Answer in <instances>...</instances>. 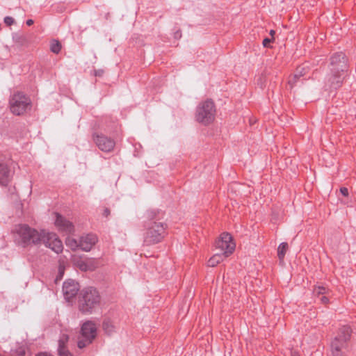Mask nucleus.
<instances>
[{"label": "nucleus", "instance_id": "obj_16", "mask_svg": "<svg viewBox=\"0 0 356 356\" xmlns=\"http://www.w3.org/2000/svg\"><path fill=\"white\" fill-rule=\"evenodd\" d=\"M225 258V257H224V254L220 252H218L209 259L207 263L208 266L214 267L217 266L220 261H222Z\"/></svg>", "mask_w": 356, "mask_h": 356}, {"label": "nucleus", "instance_id": "obj_12", "mask_svg": "<svg viewBox=\"0 0 356 356\" xmlns=\"http://www.w3.org/2000/svg\"><path fill=\"white\" fill-rule=\"evenodd\" d=\"M81 333L83 337L86 339L88 343H92L97 335L96 324L90 321L85 322L81 326Z\"/></svg>", "mask_w": 356, "mask_h": 356}, {"label": "nucleus", "instance_id": "obj_35", "mask_svg": "<svg viewBox=\"0 0 356 356\" xmlns=\"http://www.w3.org/2000/svg\"><path fill=\"white\" fill-rule=\"evenodd\" d=\"M35 356H52V355L47 353H40Z\"/></svg>", "mask_w": 356, "mask_h": 356}, {"label": "nucleus", "instance_id": "obj_25", "mask_svg": "<svg viewBox=\"0 0 356 356\" xmlns=\"http://www.w3.org/2000/svg\"><path fill=\"white\" fill-rule=\"evenodd\" d=\"M58 352L60 356H73L67 348H61L60 349H58Z\"/></svg>", "mask_w": 356, "mask_h": 356}, {"label": "nucleus", "instance_id": "obj_3", "mask_svg": "<svg viewBox=\"0 0 356 356\" xmlns=\"http://www.w3.org/2000/svg\"><path fill=\"white\" fill-rule=\"evenodd\" d=\"M351 333L352 330L348 325L339 328L330 343L331 356H347L350 350Z\"/></svg>", "mask_w": 356, "mask_h": 356}, {"label": "nucleus", "instance_id": "obj_34", "mask_svg": "<svg viewBox=\"0 0 356 356\" xmlns=\"http://www.w3.org/2000/svg\"><path fill=\"white\" fill-rule=\"evenodd\" d=\"M320 300L324 304H327L329 301L328 298L326 296L321 297Z\"/></svg>", "mask_w": 356, "mask_h": 356}, {"label": "nucleus", "instance_id": "obj_29", "mask_svg": "<svg viewBox=\"0 0 356 356\" xmlns=\"http://www.w3.org/2000/svg\"><path fill=\"white\" fill-rule=\"evenodd\" d=\"M299 80L300 79H294L293 76L289 80V85H290L291 88H292L296 85V83L299 81Z\"/></svg>", "mask_w": 356, "mask_h": 356}, {"label": "nucleus", "instance_id": "obj_23", "mask_svg": "<svg viewBox=\"0 0 356 356\" xmlns=\"http://www.w3.org/2000/svg\"><path fill=\"white\" fill-rule=\"evenodd\" d=\"M87 270H94L98 266V261L93 258H86Z\"/></svg>", "mask_w": 356, "mask_h": 356}, {"label": "nucleus", "instance_id": "obj_33", "mask_svg": "<svg viewBox=\"0 0 356 356\" xmlns=\"http://www.w3.org/2000/svg\"><path fill=\"white\" fill-rule=\"evenodd\" d=\"M174 37L176 39H179L181 37V32L179 30L174 33Z\"/></svg>", "mask_w": 356, "mask_h": 356}, {"label": "nucleus", "instance_id": "obj_17", "mask_svg": "<svg viewBox=\"0 0 356 356\" xmlns=\"http://www.w3.org/2000/svg\"><path fill=\"white\" fill-rule=\"evenodd\" d=\"M308 72V66L302 65L297 67L296 73L293 75V79H300V77L305 76Z\"/></svg>", "mask_w": 356, "mask_h": 356}, {"label": "nucleus", "instance_id": "obj_20", "mask_svg": "<svg viewBox=\"0 0 356 356\" xmlns=\"http://www.w3.org/2000/svg\"><path fill=\"white\" fill-rule=\"evenodd\" d=\"M288 248L287 243L283 242L280 244L277 248V256L280 260H282Z\"/></svg>", "mask_w": 356, "mask_h": 356}, {"label": "nucleus", "instance_id": "obj_8", "mask_svg": "<svg viewBox=\"0 0 356 356\" xmlns=\"http://www.w3.org/2000/svg\"><path fill=\"white\" fill-rule=\"evenodd\" d=\"M347 69V58L343 52L335 53L331 56L330 72L345 73Z\"/></svg>", "mask_w": 356, "mask_h": 356}, {"label": "nucleus", "instance_id": "obj_32", "mask_svg": "<svg viewBox=\"0 0 356 356\" xmlns=\"http://www.w3.org/2000/svg\"><path fill=\"white\" fill-rule=\"evenodd\" d=\"M340 192H341V193L343 196H345V197H346V196H348V188H346V187H342V188H340Z\"/></svg>", "mask_w": 356, "mask_h": 356}, {"label": "nucleus", "instance_id": "obj_5", "mask_svg": "<svg viewBox=\"0 0 356 356\" xmlns=\"http://www.w3.org/2000/svg\"><path fill=\"white\" fill-rule=\"evenodd\" d=\"M10 112L15 115H22L31 108L30 98L22 92L13 93L9 99Z\"/></svg>", "mask_w": 356, "mask_h": 356}, {"label": "nucleus", "instance_id": "obj_6", "mask_svg": "<svg viewBox=\"0 0 356 356\" xmlns=\"http://www.w3.org/2000/svg\"><path fill=\"white\" fill-rule=\"evenodd\" d=\"M215 115L216 107L211 99L201 102L196 108V120L204 125L211 123L215 119Z\"/></svg>", "mask_w": 356, "mask_h": 356}, {"label": "nucleus", "instance_id": "obj_9", "mask_svg": "<svg viewBox=\"0 0 356 356\" xmlns=\"http://www.w3.org/2000/svg\"><path fill=\"white\" fill-rule=\"evenodd\" d=\"M93 140L98 148L104 152H110L115 146V140L102 134H94Z\"/></svg>", "mask_w": 356, "mask_h": 356}, {"label": "nucleus", "instance_id": "obj_37", "mask_svg": "<svg viewBox=\"0 0 356 356\" xmlns=\"http://www.w3.org/2000/svg\"><path fill=\"white\" fill-rule=\"evenodd\" d=\"M110 214V210L108 209H105L104 211V216L107 217Z\"/></svg>", "mask_w": 356, "mask_h": 356}, {"label": "nucleus", "instance_id": "obj_18", "mask_svg": "<svg viewBox=\"0 0 356 356\" xmlns=\"http://www.w3.org/2000/svg\"><path fill=\"white\" fill-rule=\"evenodd\" d=\"M66 245L70 248L72 250H76L78 248H80L79 244V240H76L74 238L68 236L65 240Z\"/></svg>", "mask_w": 356, "mask_h": 356}, {"label": "nucleus", "instance_id": "obj_42", "mask_svg": "<svg viewBox=\"0 0 356 356\" xmlns=\"http://www.w3.org/2000/svg\"><path fill=\"white\" fill-rule=\"evenodd\" d=\"M1 29V24H0V30Z\"/></svg>", "mask_w": 356, "mask_h": 356}, {"label": "nucleus", "instance_id": "obj_7", "mask_svg": "<svg viewBox=\"0 0 356 356\" xmlns=\"http://www.w3.org/2000/svg\"><path fill=\"white\" fill-rule=\"evenodd\" d=\"M235 247L232 236L227 232L222 233L216 241V248L225 257H229L235 250Z\"/></svg>", "mask_w": 356, "mask_h": 356}, {"label": "nucleus", "instance_id": "obj_38", "mask_svg": "<svg viewBox=\"0 0 356 356\" xmlns=\"http://www.w3.org/2000/svg\"><path fill=\"white\" fill-rule=\"evenodd\" d=\"M103 70H97V71H95V76H101L102 74H103Z\"/></svg>", "mask_w": 356, "mask_h": 356}, {"label": "nucleus", "instance_id": "obj_14", "mask_svg": "<svg viewBox=\"0 0 356 356\" xmlns=\"http://www.w3.org/2000/svg\"><path fill=\"white\" fill-rule=\"evenodd\" d=\"M56 218L55 220V225L58 229L65 233H72L74 231L73 224L69 220H66L63 216L59 213H56Z\"/></svg>", "mask_w": 356, "mask_h": 356}, {"label": "nucleus", "instance_id": "obj_13", "mask_svg": "<svg viewBox=\"0 0 356 356\" xmlns=\"http://www.w3.org/2000/svg\"><path fill=\"white\" fill-rule=\"evenodd\" d=\"M97 242V236L94 234H88L81 236L79 239L80 249L89 252Z\"/></svg>", "mask_w": 356, "mask_h": 356}, {"label": "nucleus", "instance_id": "obj_36", "mask_svg": "<svg viewBox=\"0 0 356 356\" xmlns=\"http://www.w3.org/2000/svg\"><path fill=\"white\" fill-rule=\"evenodd\" d=\"M17 353L18 355L24 356L25 355V350L24 349L20 350L17 351Z\"/></svg>", "mask_w": 356, "mask_h": 356}, {"label": "nucleus", "instance_id": "obj_41", "mask_svg": "<svg viewBox=\"0 0 356 356\" xmlns=\"http://www.w3.org/2000/svg\"><path fill=\"white\" fill-rule=\"evenodd\" d=\"M275 33V31H273V30H270V35L273 36Z\"/></svg>", "mask_w": 356, "mask_h": 356}, {"label": "nucleus", "instance_id": "obj_26", "mask_svg": "<svg viewBox=\"0 0 356 356\" xmlns=\"http://www.w3.org/2000/svg\"><path fill=\"white\" fill-rule=\"evenodd\" d=\"M326 292V289L324 286H316L314 289V294L321 295L324 294Z\"/></svg>", "mask_w": 356, "mask_h": 356}, {"label": "nucleus", "instance_id": "obj_39", "mask_svg": "<svg viewBox=\"0 0 356 356\" xmlns=\"http://www.w3.org/2000/svg\"><path fill=\"white\" fill-rule=\"evenodd\" d=\"M33 22H34L33 19H28L26 23L28 26H31L33 24Z\"/></svg>", "mask_w": 356, "mask_h": 356}, {"label": "nucleus", "instance_id": "obj_10", "mask_svg": "<svg viewBox=\"0 0 356 356\" xmlns=\"http://www.w3.org/2000/svg\"><path fill=\"white\" fill-rule=\"evenodd\" d=\"M345 77V73L330 72L327 75L325 81V87L330 90H336L341 86Z\"/></svg>", "mask_w": 356, "mask_h": 356}, {"label": "nucleus", "instance_id": "obj_40", "mask_svg": "<svg viewBox=\"0 0 356 356\" xmlns=\"http://www.w3.org/2000/svg\"><path fill=\"white\" fill-rule=\"evenodd\" d=\"M291 356H300V355L296 351H291Z\"/></svg>", "mask_w": 356, "mask_h": 356}, {"label": "nucleus", "instance_id": "obj_28", "mask_svg": "<svg viewBox=\"0 0 356 356\" xmlns=\"http://www.w3.org/2000/svg\"><path fill=\"white\" fill-rule=\"evenodd\" d=\"M64 274V268L62 266H59L58 268V275L56 277V281L58 280H61Z\"/></svg>", "mask_w": 356, "mask_h": 356}, {"label": "nucleus", "instance_id": "obj_4", "mask_svg": "<svg viewBox=\"0 0 356 356\" xmlns=\"http://www.w3.org/2000/svg\"><path fill=\"white\" fill-rule=\"evenodd\" d=\"M100 303V296L98 291L92 288L88 287L83 289L79 300V310L84 314H91Z\"/></svg>", "mask_w": 356, "mask_h": 356}, {"label": "nucleus", "instance_id": "obj_22", "mask_svg": "<svg viewBox=\"0 0 356 356\" xmlns=\"http://www.w3.org/2000/svg\"><path fill=\"white\" fill-rule=\"evenodd\" d=\"M61 44L57 40H52L50 42V50L54 54H58L61 50Z\"/></svg>", "mask_w": 356, "mask_h": 356}, {"label": "nucleus", "instance_id": "obj_15", "mask_svg": "<svg viewBox=\"0 0 356 356\" xmlns=\"http://www.w3.org/2000/svg\"><path fill=\"white\" fill-rule=\"evenodd\" d=\"M12 175L9 167L3 162H0V185L7 186L10 181Z\"/></svg>", "mask_w": 356, "mask_h": 356}, {"label": "nucleus", "instance_id": "obj_19", "mask_svg": "<svg viewBox=\"0 0 356 356\" xmlns=\"http://www.w3.org/2000/svg\"><path fill=\"white\" fill-rule=\"evenodd\" d=\"M102 327L104 332L111 335L115 332V327L109 320H104L102 324Z\"/></svg>", "mask_w": 356, "mask_h": 356}, {"label": "nucleus", "instance_id": "obj_2", "mask_svg": "<svg viewBox=\"0 0 356 356\" xmlns=\"http://www.w3.org/2000/svg\"><path fill=\"white\" fill-rule=\"evenodd\" d=\"M163 213L160 211L149 210L147 211V218L149 221L146 223V231L144 234V244L152 245L160 243L165 235L166 224L159 220Z\"/></svg>", "mask_w": 356, "mask_h": 356}, {"label": "nucleus", "instance_id": "obj_24", "mask_svg": "<svg viewBox=\"0 0 356 356\" xmlns=\"http://www.w3.org/2000/svg\"><path fill=\"white\" fill-rule=\"evenodd\" d=\"M69 341V336L65 333H62L60 336L58 340V349H60L61 348H67L66 344Z\"/></svg>", "mask_w": 356, "mask_h": 356}, {"label": "nucleus", "instance_id": "obj_21", "mask_svg": "<svg viewBox=\"0 0 356 356\" xmlns=\"http://www.w3.org/2000/svg\"><path fill=\"white\" fill-rule=\"evenodd\" d=\"M74 264L81 270L87 271L86 259H83L81 258L76 257L74 259Z\"/></svg>", "mask_w": 356, "mask_h": 356}, {"label": "nucleus", "instance_id": "obj_27", "mask_svg": "<svg viewBox=\"0 0 356 356\" xmlns=\"http://www.w3.org/2000/svg\"><path fill=\"white\" fill-rule=\"evenodd\" d=\"M3 22L7 26H11L14 24L15 19L12 17L7 16L4 18Z\"/></svg>", "mask_w": 356, "mask_h": 356}, {"label": "nucleus", "instance_id": "obj_1", "mask_svg": "<svg viewBox=\"0 0 356 356\" xmlns=\"http://www.w3.org/2000/svg\"><path fill=\"white\" fill-rule=\"evenodd\" d=\"M14 232L16 234L15 240L22 247L43 243L56 253L61 252L63 250L62 242L54 233L45 230L39 232L25 224L16 226Z\"/></svg>", "mask_w": 356, "mask_h": 356}, {"label": "nucleus", "instance_id": "obj_31", "mask_svg": "<svg viewBox=\"0 0 356 356\" xmlns=\"http://www.w3.org/2000/svg\"><path fill=\"white\" fill-rule=\"evenodd\" d=\"M272 41V39H270V38H265L264 40H263V45L264 47H269V44Z\"/></svg>", "mask_w": 356, "mask_h": 356}, {"label": "nucleus", "instance_id": "obj_30", "mask_svg": "<svg viewBox=\"0 0 356 356\" xmlns=\"http://www.w3.org/2000/svg\"><path fill=\"white\" fill-rule=\"evenodd\" d=\"M88 343H87V341L86 340V339L84 338V339L83 340H79L78 341V347L79 348H83L84 347H86Z\"/></svg>", "mask_w": 356, "mask_h": 356}, {"label": "nucleus", "instance_id": "obj_11", "mask_svg": "<svg viewBox=\"0 0 356 356\" xmlns=\"http://www.w3.org/2000/svg\"><path fill=\"white\" fill-rule=\"evenodd\" d=\"M79 284L74 280L69 279L63 284V293L65 300L70 301L74 298L79 291Z\"/></svg>", "mask_w": 356, "mask_h": 356}]
</instances>
